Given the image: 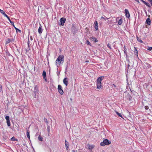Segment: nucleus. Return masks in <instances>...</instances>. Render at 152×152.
<instances>
[{"label": "nucleus", "instance_id": "1", "mask_svg": "<svg viewBox=\"0 0 152 152\" xmlns=\"http://www.w3.org/2000/svg\"><path fill=\"white\" fill-rule=\"evenodd\" d=\"M104 78V76H101L99 77L96 80V86H97L96 88L99 89H100L102 87V81Z\"/></svg>", "mask_w": 152, "mask_h": 152}, {"label": "nucleus", "instance_id": "2", "mask_svg": "<svg viewBox=\"0 0 152 152\" xmlns=\"http://www.w3.org/2000/svg\"><path fill=\"white\" fill-rule=\"evenodd\" d=\"M64 56L63 55H59L55 61V63L57 66L60 65L61 63H63L64 61Z\"/></svg>", "mask_w": 152, "mask_h": 152}, {"label": "nucleus", "instance_id": "3", "mask_svg": "<svg viewBox=\"0 0 152 152\" xmlns=\"http://www.w3.org/2000/svg\"><path fill=\"white\" fill-rule=\"evenodd\" d=\"M111 143V142L108 140L107 139H105L103 141L100 143V145L102 146H104L107 145H108Z\"/></svg>", "mask_w": 152, "mask_h": 152}, {"label": "nucleus", "instance_id": "4", "mask_svg": "<svg viewBox=\"0 0 152 152\" xmlns=\"http://www.w3.org/2000/svg\"><path fill=\"white\" fill-rule=\"evenodd\" d=\"M66 19L65 18H61L60 20V23L59 24V26H63L66 21Z\"/></svg>", "mask_w": 152, "mask_h": 152}, {"label": "nucleus", "instance_id": "5", "mask_svg": "<svg viewBox=\"0 0 152 152\" xmlns=\"http://www.w3.org/2000/svg\"><path fill=\"white\" fill-rule=\"evenodd\" d=\"M58 92L61 95H63L64 94V91L62 89V86L60 85L58 86Z\"/></svg>", "mask_w": 152, "mask_h": 152}, {"label": "nucleus", "instance_id": "6", "mask_svg": "<svg viewBox=\"0 0 152 152\" xmlns=\"http://www.w3.org/2000/svg\"><path fill=\"white\" fill-rule=\"evenodd\" d=\"M144 66H145V68L144 67V69H150V70H151V66L148 63H145L144 64Z\"/></svg>", "mask_w": 152, "mask_h": 152}, {"label": "nucleus", "instance_id": "7", "mask_svg": "<svg viewBox=\"0 0 152 152\" xmlns=\"http://www.w3.org/2000/svg\"><path fill=\"white\" fill-rule=\"evenodd\" d=\"M124 11L126 16L127 18H129L130 17V14L128 10L127 9H125Z\"/></svg>", "mask_w": 152, "mask_h": 152}, {"label": "nucleus", "instance_id": "8", "mask_svg": "<svg viewBox=\"0 0 152 152\" xmlns=\"http://www.w3.org/2000/svg\"><path fill=\"white\" fill-rule=\"evenodd\" d=\"M63 83L66 85V86L67 85L68 83V79L66 77L63 80Z\"/></svg>", "mask_w": 152, "mask_h": 152}, {"label": "nucleus", "instance_id": "9", "mask_svg": "<svg viewBox=\"0 0 152 152\" xmlns=\"http://www.w3.org/2000/svg\"><path fill=\"white\" fill-rule=\"evenodd\" d=\"M42 76L43 77V78L45 79V81H46V72L44 70L43 71L42 73Z\"/></svg>", "mask_w": 152, "mask_h": 152}, {"label": "nucleus", "instance_id": "10", "mask_svg": "<svg viewBox=\"0 0 152 152\" xmlns=\"http://www.w3.org/2000/svg\"><path fill=\"white\" fill-rule=\"evenodd\" d=\"M65 145L66 149L67 150H68L69 148V145L68 142L66 140H65Z\"/></svg>", "mask_w": 152, "mask_h": 152}, {"label": "nucleus", "instance_id": "11", "mask_svg": "<svg viewBox=\"0 0 152 152\" xmlns=\"http://www.w3.org/2000/svg\"><path fill=\"white\" fill-rule=\"evenodd\" d=\"M94 24H95L94 27L96 29V30H97L98 28V26L97 22L96 21H95L94 23Z\"/></svg>", "mask_w": 152, "mask_h": 152}, {"label": "nucleus", "instance_id": "12", "mask_svg": "<svg viewBox=\"0 0 152 152\" xmlns=\"http://www.w3.org/2000/svg\"><path fill=\"white\" fill-rule=\"evenodd\" d=\"M145 23L148 25H150L151 24V20L150 19L148 18L146 20Z\"/></svg>", "mask_w": 152, "mask_h": 152}, {"label": "nucleus", "instance_id": "13", "mask_svg": "<svg viewBox=\"0 0 152 152\" xmlns=\"http://www.w3.org/2000/svg\"><path fill=\"white\" fill-rule=\"evenodd\" d=\"M38 32L39 34H41L42 32V29L41 26H40L38 29Z\"/></svg>", "mask_w": 152, "mask_h": 152}, {"label": "nucleus", "instance_id": "14", "mask_svg": "<svg viewBox=\"0 0 152 152\" xmlns=\"http://www.w3.org/2000/svg\"><path fill=\"white\" fill-rule=\"evenodd\" d=\"M134 54L137 55V56L138 57V53L137 50L136 49V48L135 47H134Z\"/></svg>", "mask_w": 152, "mask_h": 152}, {"label": "nucleus", "instance_id": "15", "mask_svg": "<svg viewBox=\"0 0 152 152\" xmlns=\"http://www.w3.org/2000/svg\"><path fill=\"white\" fill-rule=\"evenodd\" d=\"M142 104L145 106V109L148 110L149 109V107L148 105H146L144 102H142Z\"/></svg>", "mask_w": 152, "mask_h": 152}, {"label": "nucleus", "instance_id": "16", "mask_svg": "<svg viewBox=\"0 0 152 152\" xmlns=\"http://www.w3.org/2000/svg\"><path fill=\"white\" fill-rule=\"evenodd\" d=\"M0 12L2 14H3L4 16L6 17L7 16V15L4 12V11L1 9H0Z\"/></svg>", "mask_w": 152, "mask_h": 152}, {"label": "nucleus", "instance_id": "17", "mask_svg": "<svg viewBox=\"0 0 152 152\" xmlns=\"http://www.w3.org/2000/svg\"><path fill=\"white\" fill-rule=\"evenodd\" d=\"M91 39H92V41H94L95 42H97L98 41L97 39L94 37H92Z\"/></svg>", "mask_w": 152, "mask_h": 152}, {"label": "nucleus", "instance_id": "18", "mask_svg": "<svg viewBox=\"0 0 152 152\" xmlns=\"http://www.w3.org/2000/svg\"><path fill=\"white\" fill-rule=\"evenodd\" d=\"M123 22V20L122 18H121L118 21V24L119 25H121Z\"/></svg>", "mask_w": 152, "mask_h": 152}, {"label": "nucleus", "instance_id": "19", "mask_svg": "<svg viewBox=\"0 0 152 152\" xmlns=\"http://www.w3.org/2000/svg\"><path fill=\"white\" fill-rule=\"evenodd\" d=\"M143 2L148 7H151V6L150 5V4L147 2H146L145 1H143Z\"/></svg>", "mask_w": 152, "mask_h": 152}, {"label": "nucleus", "instance_id": "20", "mask_svg": "<svg viewBox=\"0 0 152 152\" xmlns=\"http://www.w3.org/2000/svg\"><path fill=\"white\" fill-rule=\"evenodd\" d=\"M137 41L140 43H142L143 41H142L140 38L137 37Z\"/></svg>", "mask_w": 152, "mask_h": 152}, {"label": "nucleus", "instance_id": "21", "mask_svg": "<svg viewBox=\"0 0 152 152\" xmlns=\"http://www.w3.org/2000/svg\"><path fill=\"white\" fill-rule=\"evenodd\" d=\"M11 140H12V141H18V139H16L15 137H12L11 138Z\"/></svg>", "mask_w": 152, "mask_h": 152}, {"label": "nucleus", "instance_id": "22", "mask_svg": "<svg viewBox=\"0 0 152 152\" xmlns=\"http://www.w3.org/2000/svg\"><path fill=\"white\" fill-rule=\"evenodd\" d=\"M26 136L28 139H30L29 132L28 130H27L26 131Z\"/></svg>", "mask_w": 152, "mask_h": 152}, {"label": "nucleus", "instance_id": "23", "mask_svg": "<svg viewBox=\"0 0 152 152\" xmlns=\"http://www.w3.org/2000/svg\"><path fill=\"white\" fill-rule=\"evenodd\" d=\"M94 148V145H89L88 146V149L89 150H91Z\"/></svg>", "mask_w": 152, "mask_h": 152}, {"label": "nucleus", "instance_id": "24", "mask_svg": "<svg viewBox=\"0 0 152 152\" xmlns=\"http://www.w3.org/2000/svg\"><path fill=\"white\" fill-rule=\"evenodd\" d=\"M116 113L117 115H118L119 117L123 118L122 115L120 113L116 111Z\"/></svg>", "mask_w": 152, "mask_h": 152}, {"label": "nucleus", "instance_id": "25", "mask_svg": "<svg viewBox=\"0 0 152 152\" xmlns=\"http://www.w3.org/2000/svg\"><path fill=\"white\" fill-rule=\"evenodd\" d=\"M7 125L9 126H10V120H7Z\"/></svg>", "mask_w": 152, "mask_h": 152}, {"label": "nucleus", "instance_id": "26", "mask_svg": "<svg viewBox=\"0 0 152 152\" xmlns=\"http://www.w3.org/2000/svg\"><path fill=\"white\" fill-rule=\"evenodd\" d=\"M38 139L39 141H42L43 138L42 136L39 135L38 137Z\"/></svg>", "mask_w": 152, "mask_h": 152}, {"label": "nucleus", "instance_id": "27", "mask_svg": "<svg viewBox=\"0 0 152 152\" xmlns=\"http://www.w3.org/2000/svg\"><path fill=\"white\" fill-rule=\"evenodd\" d=\"M86 44L88 45H90V46H91V43L88 40H87L86 41Z\"/></svg>", "mask_w": 152, "mask_h": 152}, {"label": "nucleus", "instance_id": "28", "mask_svg": "<svg viewBox=\"0 0 152 152\" xmlns=\"http://www.w3.org/2000/svg\"><path fill=\"white\" fill-rule=\"evenodd\" d=\"M34 88L35 90H36V91H38V87L37 86V85H36L35 86Z\"/></svg>", "mask_w": 152, "mask_h": 152}, {"label": "nucleus", "instance_id": "29", "mask_svg": "<svg viewBox=\"0 0 152 152\" xmlns=\"http://www.w3.org/2000/svg\"><path fill=\"white\" fill-rule=\"evenodd\" d=\"M5 119L6 121L10 120L9 117L8 116H6L5 117Z\"/></svg>", "mask_w": 152, "mask_h": 152}, {"label": "nucleus", "instance_id": "30", "mask_svg": "<svg viewBox=\"0 0 152 152\" xmlns=\"http://www.w3.org/2000/svg\"><path fill=\"white\" fill-rule=\"evenodd\" d=\"M16 31L17 33L19 32L20 33L21 32V31L18 28V29H17V30H16Z\"/></svg>", "mask_w": 152, "mask_h": 152}, {"label": "nucleus", "instance_id": "31", "mask_svg": "<svg viewBox=\"0 0 152 152\" xmlns=\"http://www.w3.org/2000/svg\"><path fill=\"white\" fill-rule=\"evenodd\" d=\"M10 23L14 27H15V25H14V23L13 22H10Z\"/></svg>", "mask_w": 152, "mask_h": 152}, {"label": "nucleus", "instance_id": "32", "mask_svg": "<svg viewBox=\"0 0 152 152\" xmlns=\"http://www.w3.org/2000/svg\"><path fill=\"white\" fill-rule=\"evenodd\" d=\"M152 49V47H148V50H149L151 51Z\"/></svg>", "mask_w": 152, "mask_h": 152}, {"label": "nucleus", "instance_id": "33", "mask_svg": "<svg viewBox=\"0 0 152 152\" xmlns=\"http://www.w3.org/2000/svg\"><path fill=\"white\" fill-rule=\"evenodd\" d=\"M30 39L31 40V41H32L33 40V39L32 36H31L30 37Z\"/></svg>", "mask_w": 152, "mask_h": 152}, {"label": "nucleus", "instance_id": "34", "mask_svg": "<svg viewBox=\"0 0 152 152\" xmlns=\"http://www.w3.org/2000/svg\"><path fill=\"white\" fill-rule=\"evenodd\" d=\"M111 86L112 87H116V86L115 85V84H112L111 85Z\"/></svg>", "mask_w": 152, "mask_h": 152}, {"label": "nucleus", "instance_id": "35", "mask_svg": "<svg viewBox=\"0 0 152 152\" xmlns=\"http://www.w3.org/2000/svg\"><path fill=\"white\" fill-rule=\"evenodd\" d=\"M107 47L110 48V49H111V45H110V44H108L107 45Z\"/></svg>", "mask_w": 152, "mask_h": 152}, {"label": "nucleus", "instance_id": "36", "mask_svg": "<svg viewBox=\"0 0 152 152\" xmlns=\"http://www.w3.org/2000/svg\"><path fill=\"white\" fill-rule=\"evenodd\" d=\"M2 89V86L0 84V92L1 91Z\"/></svg>", "mask_w": 152, "mask_h": 152}, {"label": "nucleus", "instance_id": "37", "mask_svg": "<svg viewBox=\"0 0 152 152\" xmlns=\"http://www.w3.org/2000/svg\"><path fill=\"white\" fill-rule=\"evenodd\" d=\"M101 19H104V20H106V19L104 17H102V16L101 17Z\"/></svg>", "mask_w": 152, "mask_h": 152}, {"label": "nucleus", "instance_id": "38", "mask_svg": "<svg viewBox=\"0 0 152 152\" xmlns=\"http://www.w3.org/2000/svg\"><path fill=\"white\" fill-rule=\"evenodd\" d=\"M29 39L28 38V46H29Z\"/></svg>", "mask_w": 152, "mask_h": 152}, {"label": "nucleus", "instance_id": "39", "mask_svg": "<svg viewBox=\"0 0 152 152\" xmlns=\"http://www.w3.org/2000/svg\"><path fill=\"white\" fill-rule=\"evenodd\" d=\"M7 19L8 20H9V19H10V18H9V17L7 15V16L6 17Z\"/></svg>", "mask_w": 152, "mask_h": 152}, {"label": "nucleus", "instance_id": "40", "mask_svg": "<svg viewBox=\"0 0 152 152\" xmlns=\"http://www.w3.org/2000/svg\"><path fill=\"white\" fill-rule=\"evenodd\" d=\"M7 19L8 20H9V19H10V18H9V17L7 15V16L6 17Z\"/></svg>", "mask_w": 152, "mask_h": 152}, {"label": "nucleus", "instance_id": "41", "mask_svg": "<svg viewBox=\"0 0 152 152\" xmlns=\"http://www.w3.org/2000/svg\"><path fill=\"white\" fill-rule=\"evenodd\" d=\"M150 3L151 5L152 6V1H150Z\"/></svg>", "mask_w": 152, "mask_h": 152}, {"label": "nucleus", "instance_id": "42", "mask_svg": "<svg viewBox=\"0 0 152 152\" xmlns=\"http://www.w3.org/2000/svg\"><path fill=\"white\" fill-rule=\"evenodd\" d=\"M14 27L15 28V29L16 30H17V29H18V28H17L16 27H15V26Z\"/></svg>", "mask_w": 152, "mask_h": 152}, {"label": "nucleus", "instance_id": "43", "mask_svg": "<svg viewBox=\"0 0 152 152\" xmlns=\"http://www.w3.org/2000/svg\"><path fill=\"white\" fill-rule=\"evenodd\" d=\"M10 22H10H12L11 20H10V19H9V20H8Z\"/></svg>", "mask_w": 152, "mask_h": 152}, {"label": "nucleus", "instance_id": "44", "mask_svg": "<svg viewBox=\"0 0 152 152\" xmlns=\"http://www.w3.org/2000/svg\"><path fill=\"white\" fill-rule=\"evenodd\" d=\"M89 61H85L86 62H88Z\"/></svg>", "mask_w": 152, "mask_h": 152}, {"label": "nucleus", "instance_id": "45", "mask_svg": "<svg viewBox=\"0 0 152 152\" xmlns=\"http://www.w3.org/2000/svg\"><path fill=\"white\" fill-rule=\"evenodd\" d=\"M148 1L150 2L151 1H152V0H148Z\"/></svg>", "mask_w": 152, "mask_h": 152}, {"label": "nucleus", "instance_id": "46", "mask_svg": "<svg viewBox=\"0 0 152 152\" xmlns=\"http://www.w3.org/2000/svg\"><path fill=\"white\" fill-rule=\"evenodd\" d=\"M136 1L139 2V1L138 0H135Z\"/></svg>", "mask_w": 152, "mask_h": 152}, {"label": "nucleus", "instance_id": "47", "mask_svg": "<svg viewBox=\"0 0 152 152\" xmlns=\"http://www.w3.org/2000/svg\"><path fill=\"white\" fill-rule=\"evenodd\" d=\"M72 152H75V150H72Z\"/></svg>", "mask_w": 152, "mask_h": 152}, {"label": "nucleus", "instance_id": "48", "mask_svg": "<svg viewBox=\"0 0 152 152\" xmlns=\"http://www.w3.org/2000/svg\"><path fill=\"white\" fill-rule=\"evenodd\" d=\"M105 17H106V19H109V18H106L105 16Z\"/></svg>", "mask_w": 152, "mask_h": 152}, {"label": "nucleus", "instance_id": "49", "mask_svg": "<svg viewBox=\"0 0 152 152\" xmlns=\"http://www.w3.org/2000/svg\"><path fill=\"white\" fill-rule=\"evenodd\" d=\"M10 41H8V43H9Z\"/></svg>", "mask_w": 152, "mask_h": 152}]
</instances>
